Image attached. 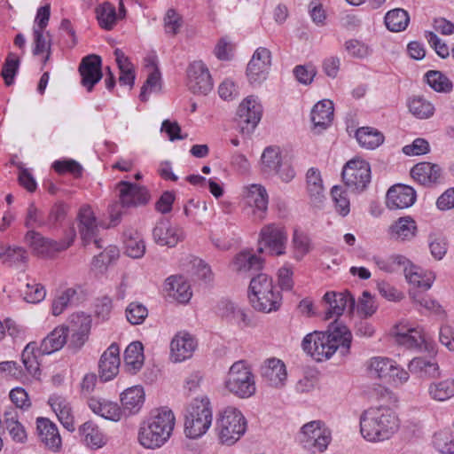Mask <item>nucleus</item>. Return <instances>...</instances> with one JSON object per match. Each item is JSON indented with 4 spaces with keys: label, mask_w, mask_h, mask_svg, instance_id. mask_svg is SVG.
<instances>
[{
    "label": "nucleus",
    "mask_w": 454,
    "mask_h": 454,
    "mask_svg": "<svg viewBox=\"0 0 454 454\" xmlns=\"http://www.w3.org/2000/svg\"><path fill=\"white\" fill-rule=\"evenodd\" d=\"M144 348L141 342L130 343L124 351V363L128 371L131 373L138 372L144 364Z\"/></svg>",
    "instance_id": "nucleus-36"
},
{
    "label": "nucleus",
    "mask_w": 454,
    "mask_h": 454,
    "mask_svg": "<svg viewBox=\"0 0 454 454\" xmlns=\"http://www.w3.org/2000/svg\"><path fill=\"white\" fill-rule=\"evenodd\" d=\"M126 317L132 325H140L148 316L145 306L139 302H131L126 309Z\"/></svg>",
    "instance_id": "nucleus-53"
},
{
    "label": "nucleus",
    "mask_w": 454,
    "mask_h": 454,
    "mask_svg": "<svg viewBox=\"0 0 454 454\" xmlns=\"http://www.w3.org/2000/svg\"><path fill=\"white\" fill-rule=\"evenodd\" d=\"M387 233L393 240L399 242L411 241L418 233V225L411 216H403L388 227Z\"/></svg>",
    "instance_id": "nucleus-26"
},
{
    "label": "nucleus",
    "mask_w": 454,
    "mask_h": 454,
    "mask_svg": "<svg viewBox=\"0 0 454 454\" xmlns=\"http://www.w3.org/2000/svg\"><path fill=\"white\" fill-rule=\"evenodd\" d=\"M212 405L207 396L193 399L184 414V433L191 439H196L207 433L212 424Z\"/></svg>",
    "instance_id": "nucleus-4"
},
{
    "label": "nucleus",
    "mask_w": 454,
    "mask_h": 454,
    "mask_svg": "<svg viewBox=\"0 0 454 454\" xmlns=\"http://www.w3.org/2000/svg\"><path fill=\"white\" fill-rule=\"evenodd\" d=\"M145 401V392L143 387L135 386L126 389L121 395V402L124 411L129 413L137 412Z\"/></svg>",
    "instance_id": "nucleus-39"
},
{
    "label": "nucleus",
    "mask_w": 454,
    "mask_h": 454,
    "mask_svg": "<svg viewBox=\"0 0 454 454\" xmlns=\"http://www.w3.org/2000/svg\"><path fill=\"white\" fill-rule=\"evenodd\" d=\"M48 403L63 427L68 431L73 432L74 430V416L71 406L67 399L61 395H53L49 398Z\"/></svg>",
    "instance_id": "nucleus-30"
},
{
    "label": "nucleus",
    "mask_w": 454,
    "mask_h": 454,
    "mask_svg": "<svg viewBox=\"0 0 454 454\" xmlns=\"http://www.w3.org/2000/svg\"><path fill=\"white\" fill-rule=\"evenodd\" d=\"M245 203L253 208L252 214L255 221H262L266 217L269 196L262 184H253L243 188Z\"/></svg>",
    "instance_id": "nucleus-14"
},
{
    "label": "nucleus",
    "mask_w": 454,
    "mask_h": 454,
    "mask_svg": "<svg viewBox=\"0 0 454 454\" xmlns=\"http://www.w3.org/2000/svg\"><path fill=\"white\" fill-rule=\"evenodd\" d=\"M410 22L408 12L401 8L389 11L385 16V24L390 31L400 32L404 30Z\"/></svg>",
    "instance_id": "nucleus-43"
},
{
    "label": "nucleus",
    "mask_w": 454,
    "mask_h": 454,
    "mask_svg": "<svg viewBox=\"0 0 454 454\" xmlns=\"http://www.w3.org/2000/svg\"><path fill=\"white\" fill-rule=\"evenodd\" d=\"M33 351L32 343L27 344L22 352L21 358L27 372L35 377L39 373L40 368L35 356L33 355Z\"/></svg>",
    "instance_id": "nucleus-57"
},
{
    "label": "nucleus",
    "mask_w": 454,
    "mask_h": 454,
    "mask_svg": "<svg viewBox=\"0 0 454 454\" xmlns=\"http://www.w3.org/2000/svg\"><path fill=\"white\" fill-rule=\"evenodd\" d=\"M218 438L223 444H234L246 432L247 420L234 407L225 408L216 420Z\"/></svg>",
    "instance_id": "nucleus-5"
},
{
    "label": "nucleus",
    "mask_w": 454,
    "mask_h": 454,
    "mask_svg": "<svg viewBox=\"0 0 454 454\" xmlns=\"http://www.w3.org/2000/svg\"><path fill=\"white\" fill-rule=\"evenodd\" d=\"M262 266V259L248 251H243L238 254L232 262L233 270L237 272L259 270Z\"/></svg>",
    "instance_id": "nucleus-40"
},
{
    "label": "nucleus",
    "mask_w": 454,
    "mask_h": 454,
    "mask_svg": "<svg viewBox=\"0 0 454 454\" xmlns=\"http://www.w3.org/2000/svg\"><path fill=\"white\" fill-rule=\"evenodd\" d=\"M88 404L94 413L106 419L119 421L121 419L122 411L115 403L90 397L88 401Z\"/></svg>",
    "instance_id": "nucleus-31"
},
{
    "label": "nucleus",
    "mask_w": 454,
    "mask_h": 454,
    "mask_svg": "<svg viewBox=\"0 0 454 454\" xmlns=\"http://www.w3.org/2000/svg\"><path fill=\"white\" fill-rule=\"evenodd\" d=\"M416 200L415 190L408 185L395 184L387 192V205L390 209H403L413 205Z\"/></svg>",
    "instance_id": "nucleus-22"
},
{
    "label": "nucleus",
    "mask_w": 454,
    "mask_h": 454,
    "mask_svg": "<svg viewBox=\"0 0 454 454\" xmlns=\"http://www.w3.org/2000/svg\"><path fill=\"white\" fill-rule=\"evenodd\" d=\"M434 446L441 453L454 454V437L447 432H438L434 434Z\"/></svg>",
    "instance_id": "nucleus-54"
},
{
    "label": "nucleus",
    "mask_w": 454,
    "mask_h": 454,
    "mask_svg": "<svg viewBox=\"0 0 454 454\" xmlns=\"http://www.w3.org/2000/svg\"><path fill=\"white\" fill-rule=\"evenodd\" d=\"M249 289V300L251 301V298H255L258 295H263L266 293H270L271 290L276 288L273 286L271 278H270L266 274L260 273L251 279Z\"/></svg>",
    "instance_id": "nucleus-47"
},
{
    "label": "nucleus",
    "mask_w": 454,
    "mask_h": 454,
    "mask_svg": "<svg viewBox=\"0 0 454 454\" xmlns=\"http://www.w3.org/2000/svg\"><path fill=\"white\" fill-rule=\"evenodd\" d=\"M67 328L65 326L56 327L41 342L39 350L43 354L50 355L63 348L67 343Z\"/></svg>",
    "instance_id": "nucleus-32"
},
{
    "label": "nucleus",
    "mask_w": 454,
    "mask_h": 454,
    "mask_svg": "<svg viewBox=\"0 0 454 454\" xmlns=\"http://www.w3.org/2000/svg\"><path fill=\"white\" fill-rule=\"evenodd\" d=\"M261 373L270 386L277 388L284 387L287 379L284 362L275 357L265 360L262 365Z\"/></svg>",
    "instance_id": "nucleus-19"
},
{
    "label": "nucleus",
    "mask_w": 454,
    "mask_h": 454,
    "mask_svg": "<svg viewBox=\"0 0 454 454\" xmlns=\"http://www.w3.org/2000/svg\"><path fill=\"white\" fill-rule=\"evenodd\" d=\"M187 86L193 94L207 95L213 89L209 71L202 61H194L187 69Z\"/></svg>",
    "instance_id": "nucleus-13"
},
{
    "label": "nucleus",
    "mask_w": 454,
    "mask_h": 454,
    "mask_svg": "<svg viewBox=\"0 0 454 454\" xmlns=\"http://www.w3.org/2000/svg\"><path fill=\"white\" fill-rule=\"evenodd\" d=\"M262 113L261 104L253 96L245 98L237 110L240 132L247 135L251 134L259 123Z\"/></svg>",
    "instance_id": "nucleus-11"
},
{
    "label": "nucleus",
    "mask_w": 454,
    "mask_h": 454,
    "mask_svg": "<svg viewBox=\"0 0 454 454\" xmlns=\"http://www.w3.org/2000/svg\"><path fill=\"white\" fill-rule=\"evenodd\" d=\"M97 19L100 27L106 30H111L118 20L114 5L105 2L96 9Z\"/></svg>",
    "instance_id": "nucleus-44"
},
{
    "label": "nucleus",
    "mask_w": 454,
    "mask_h": 454,
    "mask_svg": "<svg viewBox=\"0 0 454 454\" xmlns=\"http://www.w3.org/2000/svg\"><path fill=\"white\" fill-rule=\"evenodd\" d=\"M395 341L408 348H419L426 341L421 327H411L408 324H399L395 327Z\"/></svg>",
    "instance_id": "nucleus-23"
},
{
    "label": "nucleus",
    "mask_w": 454,
    "mask_h": 454,
    "mask_svg": "<svg viewBox=\"0 0 454 454\" xmlns=\"http://www.w3.org/2000/svg\"><path fill=\"white\" fill-rule=\"evenodd\" d=\"M175 415L171 410H154L139 430V442L145 448L155 449L162 446L172 434L175 427Z\"/></svg>",
    "instance_id": "nucleus-3"
},
{
    "label": "nucleus",
    "mask_w": 454,
    "mask_h": 454,
    "mask_svg": "<svg viewBox=\"0 0 454 454\" xmlns=\"http://www.w3.org/2000/svg\"><path fill=\"white\" fill-rule=\"evenodd\" d=\"M75 231L71 229L65 239L56 241L43 237L39 232L29 231L25 236L26 242L32 248L33 252L39 256H52L55 253L66 250L74 242Z\"/></svg>",
    "instance_id": "nucleus-7"
},
{
    "label": "nucleus",
    "mask_w": 454,
    "mask_h": 454,
    "mask_svg": "<svg viewBox=\"0 0 454 454\" xmlns=\"http://www.w3.org/2000/svg\"><path fill=\"white\" fill-rule=\"evenodd\" d=\"M395 362L387 357H373L370 360V373L379 379L389 381Z\"/></svg>",
    "instance_id": "nucleus-46"
},
{
    "label": "nucleus",
    "mask_w": 454,
    "mask_h": 454,
    "mask_svg": "<svg viewBox=\"0 0 454 454\" xmlns=\"http://www.w3.org/2000/svg\"><path fill=\"white\" fill-rule=\"evenodd\" d=\"M410 113L418 119H427L434 113V106L422 97L417 96L409 99Z\"/></svg>",
    "instance_id": "nucleus-45"
},
{
    "label": "nucleus",
    "mask_w": 454,
    "mask_h": 454,
    "mask_svg": "<svg viewBox=\"0 0 454 454\" xmlns=\"http://www.w3.org/2000/svg\"><path fill=\"white\" fill-rule=\"evenodd\" d=\"M323 301L329 306L325 312V319L339 317L345 310L353 313L356 307L355 297L348 291L343 293L327 292L324 295Z\"/></svg>",
    "instance_id": "nucleus-17"
},
{
    "label": "nucleus",
    "mask_w": 454,
    "mask_h": 454,
    "mask_svg": "<svg viewBox=\"0 0 454 454\" xmlns=\"http://www.w3.org/2000/svg\"><path fill=\"white\" fill-rule=\"evenodd\" d=\"M183 24L181 17L173 9H169L164 18L165 31L167 34L176 35Z\"/></svg>",
    "instance_id": "nucleus-62"
},
{
    "label": "nucleus",
    "mask_w": 454,
    "mask_h": 454,
    "mask_svg": "<svg viewBox=\"0 0 454 454\" xmlns=\"http://www.w3.org/2000/svg\"><path fill=\"white\" fill-rule=\"evenodd\" d=\"M410 296L415 304L419 305L429 311L436 314L443 312L441 305L436 301L428 298L427 295L418 291L410 292Z\"/></svg>",
    "instance_id": "nucleus-58"
},
{
    "label": "nucleus",
    "mask_w": 454,
    "mask_h": 454,
    "mask_svg": "<svg viewBox=\"0 0 454 454\" xmlns=\"http://www.w3.org/2000/svg\"><path fill=\"white\" fill-rule=\"evenodd\" d=\"M287 232L286 229L276 223H270L262 228L260 231L258 251L262 253L268 249L272 255H281L286 252Z\"/></svg>",
    "instance_id": "nucleus-9"
},
{
    "label": "nucleus",
    "mask_w": 454,
    "mask_h": 454,
    "mask_svg": "<svg viewBox=\"0 0 454 454\" xmlns=\"http://www.w3.org/2000/svg\"><path fill=\"white\" fill-rule=\"evenodd\" d=\"M119 191L120 205L122 207H133L147 204L151 199L148 190L137 184L121 181L116 185Z\"/></svg>",
    "instance_id": "nucleus-15"
},
{
    "label": "nucleus",
    "mask_w": 454,
    "mask_h": 454,
    "mask_svg": "<svg viewBox=\"0 0 454 454\" xmlns=\"http://www.w3.org/2000/svg\"><path fill=\"white\" fill-rule=\"evenodd\" d=\"M79 72L82 76V84L88 91H91L94 85L98 83L102 76L101 58L92 54L82 59Z\"/></svg>",
    "instance_id": "nucleus-18"
},
{
    "label": "nucleus",
    "mask_w": 454,
    "mask_h": 454,
    "mask_svg": "<svg viewBox=\"0 0 454 454\" xmlns=\"http://www.w3.org/2000/svg\"><path fill=\"white\" fill-rule=\"evenodd\" d=\"M125 252L128 256L135 259L141 258L145 253V244L140 233L129 228L123 232Z\"/></svg>",
    "instance_id": "nucleus-33"
},
{
    "label": "nucleus",
    "mask_w": 454,
    "mask_h": 454,
    "mask_svg": "<svg viewBox=\"0 0 454 454\" xmlns=\"http://www.w3.org/2000/svg\"><path fill=\"white\" fill-rule=\"evenodd\" d=\"M160 72L158 67H153V70L149 74L145 82L141 88V92L139 95L140 99L142 101H146L148 93L160 91Z\"/></svg>",
    "instance_id": "nucleus-51"
},
{
    "label": "nucleus",
    "mask_w": 454,
    "mask_h": 454,
    "mask_svg": "<svg viewBox=\"0 0 454 454\" xmlns=\"http://www.w3.org/2000/svg\"><path fill=\"white\" fill-rule=\"evenodd\" d=\"M430 397L435 401L443 402L454 396V380L447 379L433 382L428 387Z\"/></svg>",
    "instance_id": "nucleus-42"
},
{
    "label": "nucleus",
    "mask_w": 454,
    "mask_h": 454,
    "mask_svg": "<svg viewBox=\"0 0 454 454\" xmlns=\"http://www.w3.org/2000/svg\"><path fill=\"white\" fill-rule=\"evenodd\" d=\"M121 364L120 348L115 343H113L102 354L98 368L99 377L103 381H108L114 379L119 372Z\"/></svg>",
    "instance_id": "nucleus-20"
},
{
    "label": "nucleus",
    "mask_w": 454,
    "mask_h": 454,
    "mask_svg": "<svg viewBox=\"0 0 454 454\" xmlns=\"http://www.w3.org/2000/svg\"><path fill=\"white\" fill-rule=\"evenodd\" d=\"M294 74L299 82L308 85L312 82L317 74V69L312 64L300 65L295 67Z\"/></svg>",
    "instance_id": "nucleus-63"
},
{
    "label": "nucleus",
    "mask_w": 454,
    "mask_h": 454,
    "mask_svg": "<svg viewBox=\"0 0 454 454\" xmlns=\"http://www.w3.org/2000/svg\"><path fill=\"white\" fill-rule=\"evenodd\" d=\"M282 301L280 292L273 289L270 293H266L263 295H258L255 298H251V304L253 308L258 311L270 313L277 311Z\"/></svg>",
    "instance_id": "nucleus-35"
},
{
    "label": "nucleus",
    "mask_w": 454,
    "mask_h": 454,
    "mask_svg": "<svg viewBox=\"0 0 454 454\" xmlns=\"http://www.w3.org/2000/svg\"><path fill=\"white\" fill-rule=\"evenodd\" d=\"M4 425L13 441L24 442L27 440V433L19 421V413L16 408H9L4 411Z\"/></svg>",
    "instance_id": "nucleus-34"
},
{
    "label": "nucleus",
    "mask_w": 454,
    "mask_h": 454,
    "mask_svg": "<svg viewBox=\"0 0 454 454\" xmlns=\"http://www.w3.org/2000/svg\"><path fill=\"white\" fill-rule=\"evenodd\" d=\"M225 387L231 393L241 398L249 397L254 394V377L244 361H238L231 366Z\"/></svg>",
    "instance_id": "nucleus-6"
},
{
    "label": "nucleus",
    "mask_w": 454,
    "mask_h": 454,
    "mask_svg": "<svg viewBox=\"0 0 454 454\" xmlns=\"http://www.w3.org/2000/svg\"><path fill=\"white\" fill-rule=\"evenodd\" d=\"M238 306L228 298H222L215 306V313L222 318L232 321L236 316Z\"/></svg>",
    "instance_id": "nucleus-61"
},
{
    "label": "nucleus",
    "mask_w": 454,
    "mask_h": 454,
    "mask_svg": "<svg viewBox=\"0 0 454 454\" xmlns=\"http://www.w3.org/2000/svg\"><path fill=\"white\" fill-rule=\"evenodd\" d=\"M293 247L294 248L295 257L301 259L310 250V240L306 234L294 231Z\"/></svg>",
    "instance_id": "nucleus-59"
},
{
    "label": "nucleus",
    "mask_w": 454,
    "mask_h": 454,
    "mask_svg": "<svg viewBox=\"0 0 454 454\" xmlns=\"http://www.w3.org/2000/svg\"><path fill=\"white\" fill-rule=\"evenodd\" d=\"M341 175L348 189L353 192H361L371 182V167L364 160L353 159L345 164Z\"/></svg>",
    "instance_id": "nucleus-8"
},
{
    "label": "nucleus",
    "mask_w": 454,
    "mask_h": 454,
    "mask_svg": "<svg viewBox=\"0 0 454 454\" xmlns=\"http://www.w3.org/2000/svg\"><path fill=\"white\" fill-rule=\"evenodd\" d=\"M20 59L14 53L10 52L3 66L1 75L4 80V83L10 86L13 83L14 77L19 69Z\"/></svg>",
    "instance_id": "nucleus-52"
},
{
    "label": "nucleus",
    "mask_w": 454,
    "mask_h": 454,
    "mask_svg": "<svg viewBox=\"0 0 454 454\" xmlns=\"http://www.w3.org/2000/svg\"><path fill=\"white\" fill-rule=\"evenodd\" d=\"M165 291L168 297L179 303L188 302L192 295L191 286L183 276H170L165 281Z\"/></svg>",
    "instance_id": "nucleus-28"
},
{
    "label": "nucleus",
    "mask_w": 454,
    "mask_h": 454,
    "mask_svg": "<svg viewBox=\"0 0 454 454\" xmlns=\"http://www.w3.org/2000/svg\"><path fill=\"white\" fill-rule=\"evenodd\" d=\"M279 149L276 147H267L262 155V169L266 173L277 171L281 165Z\"/></svg>",
    "instance_id": "nucleus-49"
},
{
    "label": "nucleus",
    "mask_w": 454,
    "mask_h": 454,
    "mask_svg": "<svg viewBox=\"0 0 454 454\" xmlns=\"http://www.w3.org/2000/svg\"><path fill=\"white\" fill-rule=\"evenodd\" d=\"M356 138L360 146L373 150L384 142V135L378 129L372 127H362L356 129Z\"/></svg>",
    "instance_id": "nucleus-38"
},
{
    "label": "nucleus",
    "mask_w": 454,
    "mask_h": 454,
    "mask_svg": "<svg viewBox=\"0 0 454 454\" xmlns=\"http://www.w3.org/2000/svg\"><path fill=\"white\" fill-rule=\"evenodd\" d=\"M36 423L41 442L48 449L59 450L61 447V437L56 425L46 418H38Z\"/></svg>",
    "instance_id": "nucleus-29"
},
{
    "label": "nucleus",
    "mask_w": 454,
    "mask_h": 454,
    "mask_svg": "<svg viewBox=\"0 0 454 454\" xmlns=\"http://www.w3.org/2000/svg\"><path fill=\"white\" fill-rule=\"evenodd\" d=\"M352 333L348 328L340 323L330 325L326 331L313 332L302 340L303 350L317 362L330 359L334 354L340 357L350 352Z\"/></svg>",
    "instance_id": "nucleus-1"
},
{
    "label": "nucleus",
    "mask_w": 454,
    "mask_h": 454,
    "mask_svg": "<svg viewBox=\"0 0 454 454\" xmlns=\"http://www.w3.org/2000/svg\"><path fill=\"white\" fill-rule=\"evenodd\" d=\"M91 327V318L84 313L73 314L70 317L69 326L67 327L70 332H82L90 333Z\"/></svg>",
    "instance_id": "nucleus-55"
},
{
    "label": "nucleus",
    "mask_w": 454,
    "mask_h": 454,
    "mask_svg": "<svg viewBox=\"0 0 454 454\" xmlns=\"http://www.w3.org/2000/svg\"><path fill=\"white\" fill-rule=\"evenodd\" d=\"M442 169L437 164L420 162L411 170V177L424 186H433L440 183Z\"/></svg>",
    "instance_id": "nucleus-27"
},
{
    "label": "nucleus",
    "mask_w": 454,
    "mask_h": 454,
    "mask_svg": "<svg viewBox=\"0 0 454 454\" xmlns=\"http://www.w3.org/2000/svg\"><path fill=\"white\" fill-rule=\"evenodd\" d=\"M155 242L160 246L173 247L184 238V231L176 226H172L167 221L159 222L153 231Z\"/></svg>",
    "instance_id": "nucleus-24"
},
{
    "label": "nucleus",
    "mask_w": 454,
    "mask_h": 454,
    "mask_svg": "<svg viewBox=\"0 0 454 454\" xmlns=\"http://www.w3.org/2000/svg\"><path fill=\"white\" fill-rule=\"evenodd\" d=\"M196 347L197 342L190 333L184 332L176 333L170 343L172 361L178 363L190 358Z\"/></svg>",
    "instance_id": "nucleus-21"
},
{
    "label": "nucleus",
    "mask_w": 454,
    "mask_h": 454,
    "mask_svg": "<svg viewBox=\"0 0 454 454\" xmlns=\"http://www.w3.org/2000/svg\"><path fill=\"white\" fill-rule=\"evenodd\" d=\"M76 294V291L73 288L66 289L59 296H58L52 303V314L54 316L60 315L63 310L70 303L71 299Z\"/></svg>",
    "instance_id": "nucleus-64"
},
{
    "label": "nucleus",
    "mask_w": 454,
    "mask_h": 454,
    "mask_svg": "<svg viewBox=\"0 0 454 454\" xmlns=\"http://www.w3.org/2000/svg\"><path fill=\"white\" fill-rule=\"evenodd\" d=\"M119 257V249L115 246H109L103 252L94 257L93 265L96 268L106 267Z\"/></svg>",
    "instance_id": "nucleus-60"
},
{
    "label": "nucleus",
    "mask_w": 454,
    "mask_h": 454,
    "mask_svg": "<svg viewBox=\"0 0 454 454\" xmlns=\"http://www.w3.org/2000/svg\"><path fill=\"white\" fill-rule=\"evenodd\" d=\"M78 229L84 246L94 242L98 248H101V240L98 239V226L96 217L90 207L83 206L78 213Z\"/></svg>",
    "instance_id": "nucleus-16"
},
{
    "label": "nucleus",
    "mask_w": 454,
    "mask_h": 454,
    "mask_svg": "<svg viewBox=\"0 0 454 454\" xmlns=\"http://www.w3.org/2000/svg\"><path fill=\"white\" fill-rule=\"evenodd\" d=\"M428 85L437 92H450L452 90V82L442 72L430 70L426 74Z\"/></svg>",
    "instance_id": "nucleus-48"
},
{
    "label": "nucleus",
    "mask_w": 454,
    "mask_h": 454,
    "mask_svg": "<svg viewBox=\"0 0 454 454\" xmlns=\"http://www.w3.org/2000/svg\"><path fill=\"white\" fill-rule=\"evenodd\" d=\"M333 112V103L328 99L321 100L314 106L310 115L315 133H321L332 124Z\"/></svg>",
    "instance_id": "nucleus-25"
},
{
    "label": "nucleus",
    "mask_w": 454,
    "mask_h": 454,
    "mask_svg": "<svg viewBox=\"0 0 454 454\" xmlns=\"http://www.w3.org/2000/svg\"><path fill=\"white\" fill-rule=\"evenodd\" d=\"M271 65V53L264 47L258 48L247 64V76L250 84L259 85L266 80Z\"/></svg>",
    "instance_id": "nucleus-12"
},
{
    "label": "nucleus",
    "mask_w": 454,
    "mask_h": 454,
    "mask_svg": "<svg viewBox=\"0 0 454 454\" xmlns=\"http://www.w3.org/2000/svg\"><path fill=\"white\" fill-rule=\"evenodd\" d=\"M399 419L387 406L370 407L360 416V433L370 442L390 439L399 429Z\"/></svg>",
    "instance_id": "nucleus-2"
},
{
    "label": "nucleus",
    "mask_w": 454,
    "mask_h": 454,
    "mask_svg": "<svg viewBox=\"0 0 454 454\" xmlns=\"http://www.w3.org/2000/svg\"><path fill=\"white\" fill-rule=\"evenodd\" d=\"M300 441L304 448L313 452H323L330 442V434L322 428L320 421H311L301 427Z\"/></svg>",
    "instance_id": "nucleus-10"
},
{
    "label": "nucleus",
    "mask_w": 454,
    "mask_h": 454,
    "mask_svg": "<svg viewBox=\"0 0 454 454\" xmlns=\"http://www.w3.org/2000/svg\"><path fill=\"white\" fill-rule=\"evenodd\" d=\"M307 184L310 197L316 200H320L323 197L324 187L318 170L315 168L309 169L307 173Z\"/></svg>",
    "instance_id": "nucleus-50"
},
{
    "label": "nucleus",
    "mask_w": 454,
    "mask_h": 454,
    "mask_svg": "<svg viewBox=\"0 0 454 454\" xmlns=\"http://www.w3.org/2000/svg\"><path fill=\"white\" fill-rule=\"evenodd\" d=\"M405 278L411 284L423 290H428L434 279V275L433 272L423 273L420 268L411 264L409 268H405Z\"/></svg>",
    "instance_id": "nucleus-41"
},
{
    "label": "nucleus",
    "mask_w": 454,
    "mask_h": 454,
    "mask_svg": "<svg viewBox=\"0 0 454 454\" xmlns=\"http://www.w3.org/2000/svg\"><path fill=\"white\" fill-rule=\"evenodd\" d=\"M331 193L336 211L342 216L347 215L349 213V200L346 196V192L336 185L333 187Z\"/></svg>",
    "instance_id": "nucleus-56"
},
{
    "label": "nucleus",
    "mask_w": 454,
    "mask_h": 454,
    "mask_svg": "<svg viewBox=\"0 0 454 454\" xmlns=\"http://www.w3.org/2000/svg\"><path fill=\"white\" fill-rule=\"evenodd\" d=\"M79 434L84 444L90 449H99L106 443L98 427L91 421L83 423L79 427Z\"/></svg>",
    "instance_id": "nucleus-37"
}]
</instances>
